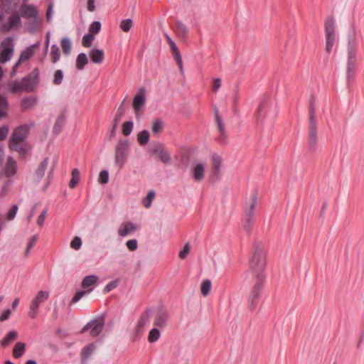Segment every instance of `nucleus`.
<instances>
[{"label":"nucleus","mask_w":364,"mask_h":364,"mask_svg":"<svg viewBox=\"0 0 364 364\" xmlns=\"http://www.w3.org/2000/svg\"><path fill=\"white\" fill-rule=\"evenodd\" d=\"M266 267V255L264 246L258 242L253 245L252 257L250 261V268L255 280L265 281L264 270Z\"/></svg>","instance_id":"1"},{"label":"nucleus","mask_w":364,"mask_h":364,"mask_svg":"<svg viewBox=\"0 0 364 364\" xmlns=\"http://www.w3.org/2000/svg\"><path fill=\"white\" fill-rule=\"evenodd\" d=\"M357 50V34L355 27H352V31L348 41L347 79L348 81L353 77L355 73Z\"/></svg>","instance_id":"2"},{"label":"nucleus","mask_w":364,"mask_h":364,"mask_svg":"<svg viewBox=\"0 0 364 364\" xmlns=\"http://www.w3.org/2000/svg\"><path fill=\"white\" fill-rule=\"evenodd\" d=\"M29 133V127L27 124H22L16 127L9 139V146L15 151L20 154H25L26 149L23 146V141L26 139Z\"/></svg>","instance_id":"3"},{"label":"nucleus","mask_w":364,"mask_h":364,"mask_svg":"<svg viewBox=\"0 0 364 364\" xmlns=\"http://www.w3.org/2000/svg\"><path fill=\"white\" fill-rule=\"evenodd\" d=\"M129 151V140H119L114 149V163L122 168Z\"/></svg>","instance_id":"4"},{"label":"nucleus","mask_w":364,"mask_h":364,"mask_svg":"<svg viewBox=\"0 0 364 364\" xmlns=\"http://www.w3.org/2000/svg\"><path fill=\"white\" fill-rule=\"evenodd\" d=\"M326 33V50L330 53L332 51L333 46L336 42V26L335 19L333 16H328L325 23Z\"/></svg>","instance_id":"5"},{"label":"nucleus","mask_w":364,"mask_h":364,"mask_svg":"<svg viewBox=\"0 0 364 364\" xmlns=\"http://www.w3.org/2000/svg\"><path fill=\"white\" fill-rule=\"evenodd\" d=\"M49 298V292L46 291H39L30 304V311L28 316L35 318L38 314V308L41 304L45 303Z\"/></svg>","instance_id":"6"},{"label":"nucleus","mask_w":364,"mask_h":364,"mask_svg":"<svg viewBox=\"0 0 364 364\" xmlns=\"http://www.w3.org/2000/svg\"><path fill=\"white\" fill-rule=\"evenodd\" d=\"M2 50L0 53V62L5 63L9 61L14 55V43L11 37L5 38L1 42Z\"/></svg>","instance_id":"7"},{"label":"nucleus","mask_w":364,"mask_h":364,"mask_svg":"<svg viewBox=\"0 0 364 364\" xmlns=\"http://www.w3.org/2000/svg\"><path fill=\"white\" fill-rule=\"evenodd\" d=\"M318 141V122H308V146L311 152L316 150Z\"/></svg>","instance_id":"8"},{"label":"nucleus","mask_w":364,"mask_h":364,"mask_svg":"<svg viewBox=\"0 0 364 364\" xmlns=\"http://www.w3.org/2000/svg\"><path fill=\"white\" fill-rule=\"evenodd\" d=\"M264 281L255 280V284L249 294L248 296V308L250 310H254L257 304V300L260 295L261 290L264 286Z\"/></svg>","instance_id":"9"},{"label":"nucleus","mask_w":364,"mask_h":364,"mask_svg":"<svg viewBox=\"0 0 364 364\" xmlns=\"http://www.w3.org/2000/svg\"><path fill=\"white\" fill-rule=\"evenodd\" d=\"M104 325L105 318L99 317L88 322L82 329V332L84 333L90 329V335L92 337H96L102 331Z\"/></svg>","instance_id":"10"},{"label":"nucleus","mask_w":364,"mask_h":364,"mask_svg":"<svg viewBox=\"0 0 364 364\" xmlns=\"http://www.w3.org/2000/svg\"><path fill=\"white\" fill-rule=\"evenodd\" d=\"M151 153L157 155L159 159L165 164L171 163V154L163 144L157 143L151 148Z\"/></svg>","instance_id":"11"},{"label":"nucleus","mask_w":364,"mask_h":364,"mask_svg":"<svg viewBox=\"0 0 364 364\" xmlns=\"http://www.w3.org/2000/svg\"><path fill=\"white\" fill-rule=\"evenodd\" d=\"M38 80V71L33 70L30 74L22 79L24 85V92H31L36 87Z\"/></svg>","instance_id":"12"},{"label":"nucleus","mask_w":364,"mask_h":364,"mask_svg":"<svg viewBox=\"0 0 364 364\" xmlns=\"http://www.w3.org/2000/svg\"><path fill=\"white\" fill-rule=\"evenodd\" d=\"M21 25V16L18 13H14L9 17L8 22L3 25L2 31H9L11 29H18Z\"/></svg>","instance_id":"13"},{"label":"nucleus","mask_w":364,"mask_h":364,"mask_svg":"<svg viewBox=\"0 0 364 364\" xmlns=\"http://www.w3.org/2000/svg\"><path fill=\"white\" fill-rule=\"evenodd\" d=\"M19 11L23 18L27 20L36 17L39 15L38 9L33 4H23L19 8Z\"/></svg>","instance_id":"14"},{"label":"nucleus","mask_w":364,"mask_h":364,"mask_svg":"<svg viewBox=\"0 0 364 364\" xmlns=\"http://www.w3.org/2000/svg\"><path fill=\"white\" fill-rule=\"evenodd\" d=\"M166 39L167 43H168L170 48L173 53V57L179 66L181 72H183V62L181 55L178 49V47L175 42L171 39V38L167 33L165 34Z\"/></svg>","instance_id":"15"},{"label":"nucleus","mask_w":364,"mask_h":364,"mask_svg":"<svg viewBox=\"0 0 364 364\" xmlns=\"http://www.w3.org/2000/svg\"><path fill=\"white\" fill-rule=\"evenodd\" d=\"M146 100V90L140 87L133 100V107L135 112H138L144 105Z\"/></svg>","instance_id":"16"},{"label":"nucleus","mask_w":364,"mask_h":364,"mask_svg":"<svg viewBox=\"0 0 364 364\" xmlns=\"http://www.w3.org/2000/svg\"><path fill=\"white\" fill-rule=\"evenodd\" d=\"M191 176L195 181H202L205 178V165L201 162L196 163L191 170Z\"/></svg>","instance_id":"17"},{"label":"nucleus","mask_w":364,"mask_h":364,"mask_svg":"<svg viewBox=\"0 0 364 364\" xmlns=\"http://www.w3.org/2000/svg\"><path fill=\"white\" fill-rule=\"evenodd\" d=\"M137 229V226L132 222H124L118 228V234L121 237H126L131 232L135 231Z\"/></svg>","instance_id":"18"},{"label":"nucleus","mask_w":364,"mask_h":364,"mask_svg":"<svg viewBox=\"0 0 364 364\" xmlns=\"http://www.w3.org/2000/svg\"><path fill=\"white\" fill-rule=\"evenodd\" d=\"M149 316L147 313H144L141 316V317L137 323V325L135 328L134 335L136 338H140L141 336L143 334L144 327L149 323Z\"/></svg>","instance_id":"19"},{"label":"nucleus","mask_w":364,"mask_h":364,"mask_svg":"<svg viewBox=\"0 0 364 364\" xmlns=\"http://www.w3.org/2000/svg\"><path fill=\"white\" fill-rule=\"evenodd\" d=\"M168 314L164 309L159 310L155 317L154 325L163 328L167 325Z\"/></svg>","instance_id":"20"},{"label":"nucleus","mask_w":364,"mask_h":364,"mask_svg":"<svg viewBox=\"0 0 364 364\" xmlns=\"http://www.w3.org/2000/svg\"><path fill=\"white\" fill-rule=\"evenodd\" d=\"M28 21L27 31L31 33H36L42 26V19L39 15Z\"/></svg>","instance_id":"21"},{"label":"nucleus","mask_w":364,"mask_h":364,"mask_svg":"<svg viewBox=\"0 0 364 364\" xmlns=\"http://www.w3.org/2000/svg\"><path fill=\"white\" fill-rule=\"evenodd\" d=\"M222 168V160L221 158L217 155L214 154L213 156V161H212V173L213 177L218 178Z\"/></svg>","instance_id":"22"},{"label":"nucleus","mask_w":364,"mask_h":364,"mask_svg":"<svg viewBox=\"0 0 364 364\" xmlns=\"http://www.w3.org/2000/svg\"><path fill=\"white\" fill-rule=\"evenodd\" d=\"M17 165L16 162L12 157L9 156L5 167V173L8 177L14 176L16 173Z\"/></svg>","instance_id":"23"},{"label":"nucleus","mask_w":364,"mask_h":364,"mask_svg":"<svg viewBox=\"0 0 364 364\" xmlns=\"http://www.w3.org/2000/svg\"><path fill=\"white\" fill-rule=\"evenodd\" d=\"M316 98L314 95H312L309 100L308 122H317L316 117Z\"/></svg>","instance_id":"24"},{"label":"nucleus","mask_w":364,"mask_h":364,"mask_svg":"<svg viewBox=\"0 0 364 364\" xmlns=\"http://www.w3.org/2000/svg\"><path fill=\"white\" fill-rule=\"evenodd\" d=\"M96 346L94 343H90L82 348L81 352V362L82 364H86L88 358L94 353Z\"/></svg>","instance_id":"25"},{"label":"nucleus","mask_w":364,"mask_h":364,"mask_svg":"<svg viewBox=\"0 0 364 364\" xmlns=\"http://www.w3.org/2000/svg\"><path fill=\"white\" fill-rule=\"evenodd\" d=\"M39 46L40 42H37L36 43L27 47L21 53V60H23L24 61L30 59L34 53V50L38 48Z\"/></svg>","instance_id":"26"},{"label":"nucleus","mask_w":364,"mask_h":364,"mask_svg":"<svg viewBox=\"0 0 364 364\" xmlns=\"http://www.w3.org/2000/svg\"><path fill=\"white\" fill-rule=\"evenodd\" d=\"M65 121H66L65 114L63 112L58 115V117L54 124V126L53 128V131L54 134H58L59 133L61 132L63 127Z\"/></svg>","instance_id":"27"},{"label":"nucleus","mask_w":364,"mask_h":364,"mask_svg":"<svg viewBox=\"0 0 364 364\" xmlns=\"http://www.w3.org/2000/svg\"><path fill=\"white\" fill-rule=\"evenodd\" d=\"M90 58L95 63H101L104 60V52L100 49H92L90 52Z\"/></svg>","instance_id":"28"},{"label":"nucleus","mask_w":364,"mask_h":364,"mask_svg":"<svg viewBox=\"0 0 364 364\" xmlns=\"http://www.w3.org/2000/svg\"><path fill=\"white\" fill-rule=\"evenodd\" d=\"M8 87L9 90L13 93L24 91V85L22 80L21 81L17 80H11L9 82Z\"/></svg>","instance_id":"29"},{"label":"nucleus","mask_w":364,"mask_h":364,"mask_svg":"<svg viewBox=\"0 0 364 364\" xmlns=\"http://www.w3.org/2000/svg\"><path fill=\"white\" fill-rule=\"evenodd\" d=\"M269 108V102L267 100L261 101L257 109L258 121H262L264 119L267 109Z\"/></svg>","instance_id":"30"},{"label":"nucleus","mask_w":364,"mask_h":364,"mask_svg":"<svg viewBox=\"0 0 364 364\" xmlns=\"http://www.w3.org/2000/svg\"><path fill=\"white\" fill-rule=\"evenodd\" d=\"M176 32L178 36L183 40L186 39L188 37V28L181 21L176 22Z\"/></svg>","instance_id":"31"},{"label":"nucleus","mask_w":364,"mask_h":364,"mask_svg":"<svg viewBox=\"0 0 364 364\" xmlns=\"http://www.w3.org/2000/svg\"><path fill=\"white\" fill-rule=\"evenodd\" d=\"M214 116L215 119V122L218 127V129L219 132H220L222 136H225V125L224 123L219 114V110L217 107H214Z\"/></svg>","instance_id":"32"},{"label":"nucleus","mask_w":364,"mask_h":364,"mask_svg":"<svg viewBox=\"0 0 364 364\" xmlns=\"http://www.w3.org/2000/svg\"><path fill=\"white\" fill-rule=\"evenodd\" d=\"M257 205V196L252 194L251 196V202L250 208L246 210L245 217L255 218V208Z\"/></svg>","instance_id":"33"},{"label":"nucleus","mask_w":364,"mask_h":364,"mask_svg":"<svg viewBox=\"0 0 364 364\" xmlns=\"http://www.w3.org/2000/svg\"><path fill=\"white\" fill-rule=\"evenodd\" d=\"M99 278L97 275H88L86 276L82 281V287L84 289H87L93 285H95Z\"/></svg>","instance_id":"34"},{"label":"nucleus","mask_w":364,"mask_h":364,"mask_svg":"<svg viewBox=\"0 0 364 364\" xmlns=\"http://www.w3.org/2000/svg\"><path fill=\"white\" fill-rule=\"evenodd\" d=\"M36 103L37 99L36 97H25L21 102V107L23 110H26L33 107Z\"/></svg>","instance_id":"35"},{"label":"nucleus","mask_w":364,"mask_h":364,"mask_svg":"<svg viewBox=\"0 0 364 364\" xmlns=\"http://www.w3.org/2000/svg\"><path fill=\"white\" fill-rule=\"evenodd\" d=\"M26 344L23 342H17L13 349V355L15 358H19L25 353Z\"/></svg>","instance_id":"36"},{"label":"nucleus","mask_w":364,"mask_h":364,"mask_svg":"<svg viewBox=\"0 0 364 364\" xmlns=\"http://www.w3.org/2000/svg\"><path fill=\"white\" fill-rule=\"evenodd\" d=\"M48 165V159H45L39 165L38 168H37L36 171V177L38 180L42 178L46 173V171L47 169Z\"/></svg>","instance_id":"37"},{"label":"nucleus","mask_w":364,"mask_h":364,"mask_svg":"<svg viewBox=\"0 0 364 364\" xmlns=\"http://www.w3.org/2000/svg\"><path fill=\"white\" fill-rule=\"evenodd\" d=\"M88 59L85 53H80L76 59V67L78 70H83L87 64Z\"/></svg>","instance_id":"38"},{"label":"nucleus","mask_w":364,"mask_h":364,"mask_svg":"<svg viewBox=\"0 0 364 364\" xmlns=\"http://www.w3.org/2000/svg\"><path fill=\"white\" fill-rule=\"evenodd\" d=\"M17 336L18 333L16 331H9L1 341V346L3 347L7 346L12 341L17 338Z\"/></svg>","instance_id":"39"},{"label":"nucleus","mask_w":364,"mask_h":364,"mask_svg":"<svg viewBox=\"0 0 364 364\" xmlns=\"http://www.w3.org/2000/svg\"><path fill=\"white\" fill-rule=\"evenodd\" d=\"M61 47L65 55H68L71 52L72 43L68 38L61 39Z\"/></svg>","instance_id":"40"},{"label":"nucleus","mask_w":364,"mask_h":364,"mask_svg":"<svg viewBox=\"0 0 364 364\" xmlns=\"http://www.w3.org/2000/svg\"><path fill=\"white\" fill-rule=\"evenodd\" d=\"M80 181V171L77 168H74L72 171V178L70 181L69 186L74 188Z\"/></svg>","instance_id":"41"},{"label":"nucleus","mask_w":364,"mask_h":364,"mask_svg":"<svg viewBox=\"0 0 364 364\" xmlns=\"http://www.w3.org/2000/svg\"><path fill=\"white\" fill-rule=\"evenodd\" d=\"M7 107V99L3 95H0V117H3L6 115Z\"/></svg>","instance_id":"42"},{"label":"nucleus","mask_w":364,"mask_h":364,"mask_svg":"<svg viewBox=\"0 0 364 364\" xmlns=\"http://www.w3.org/2000/svg\"><path fill=\"white\" fill-rule=\"evenodd\" d=\"M211 289V282L209 279H205L202 282L200 285L201 294L206 296L210 291Z\"/></svg>","instance_id":"43"},{"label":"nucleus","mask_w":364,"mask_h":364,"mask_svg":"<svg viewBox=\"0 0 364 364\" xmlns=\"http://www.w3.org/2000/svg\"><path fill=\"white\" fill-rule=\"evenodd\" d=\"M138 141L144 146L146 145L149 140V133L147 130H143L138 134Z\"/></svg>","instance_id":"44"},{"label":"nucleus","mask_w":364,"mask_h":364,"mask_svg":"<svg viewBox=\"0 0 364 364\" xmlns=\"http://www.w3.org/2000/svg\"><path fill=\"white\" fill-rule=\"evenodd\" d=\"M160 335L159 330L156 328H153L149 333L148 341L150 343H154L159 339Z\"/></svg>","instance_id":"45"},{"label":"nucleus","mask_w":364,"mask_h":364,"mask_svg":"<svg viewBox=\"0 0 364 364\" xmlns=\"http://www.w3.org/2000/svg\"><path fill=\"white\" fill-rule=\"evenodd\" d=\"M50 56L53 63H56L59 60L60 55V49L57 45L54 44L51 46L50 50Z\"/></svg>","instance_id":"46"},{"label":"nucleus","mask_w":364,"mask_h":364,"mask_svg":"<svg viewBox=\"0 0 364 364\" xmlns=\"http://www.w3.org/2000/svg\"><path fill=\"white\" fill-rule=\"evenodd\" d=\"M133 26V21L130 18L122 20L120 23V28L124 31L128 32L130 31Z\"/></svg>","instance_id":"47"},{"label":"nucleus","mask_w":364,"mask_h":364,"mask_svg":"<svg viewBox=\"0 0 364 364\" xmlns=\"http://www.w3.org/2000/svg\"><path fill=\"white\" fill-rule=\"evenodd\" d=\"M155 197V192L154 191H150L146 195V197L143 200V205L146 208H149L151 205V201Z\"/></svg>","instance_id":"48"},{"label":"nucleus","mask_w":364,"mask_h":364,"mask_svg":"<svg viewBox=\"0 0 364 364\" xmlns=\"http://www.w3.org/2000/svg\"><path fill=\"white\" fill-rule=\"evenodd\" d=\"M133 127L134 124L132 121L124 122L122 128L124 135L129 136L132 132Z\"/></svg>","instance_id":"49"},{"label":"nucleus","mask_w":364,"mask_h":364,"mask_svg":"<svg viewBox=\"0 0 364 364\" xmlns=\"http://www.w3.org/2000/svg\"><path fill=\"white\" fill-rule=\"evenodd\" d=\"M124 102H125V100H123L122 103L119 107L117 112L116 113V115H115V117L114 119V122H116V124H119V122L121 121V117L124 112Z\"/></svg>","instance_id":"50"},{"label":"nucleus","mask_w":364,"mask_h":364,"mask_svg":"<svg viewBox=\"0 0 364 364\" xmlns=\"http://www.w3.org/2000/svg\"><path fill=\"white\" fill-rule=\"evenodd\" d=\"M94 40V36L91 33H86L82 37V45L86 48L90 47Z\"/></svg>","instance_id":"51"},{"label":"nucleus","mask_w":364,"mask_h":364,"mask_svg":"<svg viewBox=\"0 0 364 364\" xmlns=\"http://www.w3.org/2000/svg\"><path fill=\"white\" fill-rule=\"evenodd\" d=\"M63 80V73L61 70H57L54 74L53 83L59 85L62 83Z\"/></svg>","instance_id":"52"},{"label":"nucleus","mask_w":364,"mask_h":364,"mask_svg":"<svg viewBox=\"0 0 364 364\" xmlns=\"http://www.w3.org/2000/svg\"><path fill=\"white\" fill-rule=\"evenodd\" d=\"M163 129V122L160 119H156L154 121L152 125V132L157 134Z\"/></svg>","instance_id":"53"},{"label":"nucleus","mask_w":364,"mask_h":364,"mask_svg":"<svg viewBox=\"0 0 364 364\" xmlns=\"http://www.w3.org/2000/svg\"><path fill=\"white\" fill-rule=\"evenodd\" d=\"M100 29H101V23L100 21L92 22L89 27V31L93 34L98 33L100 32Z\"/></svg>","instance_id":"54"},{"label":"nucleus","mask_w":364,"mask_h":364,"mask_svg":"<svg viewBox=\"0 0 364 364\" xmlns=\"http://www.w3.org/2000/svg\"><path fill=\"white\" fill-rule=\"evenodd\" d=\"M92 288H90L87 291H77L75 296H73L72 301L73 303H77L82 299V297L85 294V293H90L92 291Z\"/></svg>","instance_id":"55"},{"label":"nucleus","mask_w":364,"mask_h":364,"mask_svg":"<svg viewBox=\"0 0 364 364\" xmlns=\"http://www.w3.org/2000/svg\"><path fill=\"white\" fill-rule=\"evenodd\" d=\"M109 181V172L107 170H102L100 173L99 182L102 184H106Z\"/></svg>","instance_id":"56"},{"label":"nucleus","mask_w":364,"mask_h":364,"mask_svg":"<svg viewBox=\"0 0 364 364\" xmlns=\"http://www.w3.org/2000/svg\"><path fill=\"white\" fill-rule=\"evenodd\" d=\"M18 209V207L16 204H14L11 206V209L9 210V211L8 212L7 215H6V218L9 220H12L15 218V216L17 213Z\"/></svg>","instance_id":"57"},{"label":"nucleus","mask_w":364,"mask_h":364,"mask_svg":"<svg viewBox=\"0 0 364 364\" xmlns=\"http://www.w3.org/2000/svg\"><path fill=\"white\" fill-rule=\"evenodd\" d=\"M82 246V240L79 237H75L70 242V247L74 250H79Z\"/></svg>","instance_id":"58"},{"label":"nucleus","mask_w":364,"mask_h":364,"mask_svg":"<svg viewBox=\"0 0 364 364\" xmlns=\"http://www.w3.org/2000/svg\"><path fill=\"white\" fill-rule=\"evenodd\" d=\"M254 222H255V218H250V217H245L244 228L246 231L249 232L251 230Z\"/></svg>","instance_id":"59"},{"label":"nucleus","mask_w":364,"mask_h":364,"mask_svg":"<svg viewBox=\"0 0 364 364\" xmlns=\"http://www.w3.org/2000/svg\"><path fill=\"white\" fill-rule=\"evenodd\" d=\"M126 245L130 251H134L137 249L138 242L135 239L129 240L126 242Z\"/></svg>","instance_id":"60"},{"label":"nucleus","mask_w":364,"mask_h":364,"mask_svg":"<svg viewBox=\"0 0 364 364\" xmlns=\"http://www.w3.org/2000/svg\"><path fill=\"white\" fill-rule=\"evenodd\" d=\"M9 127L7 125H3L0 127V141L4 140L9 134Z\"/></svg>","instance_id":"61"},{"label":"nucleus","mask_w":364,"mask_h":364,"mask_svg":"<svg viewBox=\"0 0 364 364\" xmlns=\"http://www.w3.org/2000/svg\"><path fill=\"white\" fill-rule=\"evenodd\" d=\"M47 212H48V209H44L41 213L40 214V215L38 217V219H37V224L39 225V226H43V224H44V222H45V220H46V215H47Z\"/></svg>","instance_id":"62"},{"label":"nucleus","mask_w":364,"mask_h":364,"mask_svg":"<svg viewBox=\"0 0 364 364\" xmlns=\"http://www.w3.org/2000/svg\"><path fill=\"white\" fill-rule=\"evenodd\" d=\"M117 287V281H112L107 284V285L104 288V292L108 293L115 289Z\"/></svg>","instance_id":"63"},{"label":"nucleus","mask_w":364,"mask_h":364,"mask_svg":"<svg viewBox=\"0 0 364 364\" xmlns=\"http://www.w3.org/2000/svg\"><path fill=\"white\" fill-rule=\"evenodd\" d=\"M189 251H190V245H189V243H186L184 245L183 249L181 251H180L179 257L181 259H184L188 254Z\"/></svg>","instance_id":"64"}]
</instances>
